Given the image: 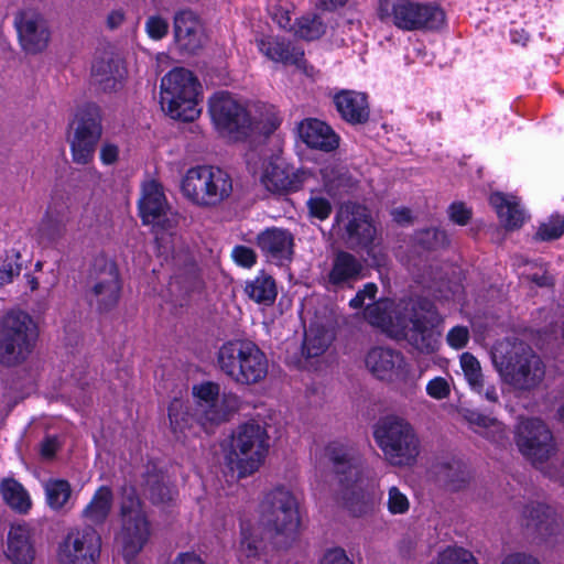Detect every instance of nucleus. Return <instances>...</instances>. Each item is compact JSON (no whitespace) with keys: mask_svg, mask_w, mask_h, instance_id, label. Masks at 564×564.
Returning a JSON list of instances; mask_svg holds the SVG:
<instances>
[{"mask_svg":"<svg viewBox=\"0 0 564 564\" xmlns=\"http://www.w3.org/2000/svg\"><path fill=\"white\" fill-rule=\"evenodd\" d=\"M325 451L337 475L344 505L349 513L356 518L373 514L379 502L376 495L362 486L365 467L359 452L338 441L330 442Z\"/></svg>","mask_w":564,"mask_h":564,"instance_id":"nucleus-1","label":"nucleus"},{"mask_svg":"<svg viewBox=\"0 0 564 564\" xmlns=\"http://www.w3.org/2000/svg\"><path fill=\"white\" fill-rule=\"evenodd\" d=\"M217 365L234 382L252 386L263 381L269 361L264 351L250 339H229L217 350Z\"/></svg>","mask_w":564,"mask_h":564,"instance_id":"nucleus-2","label":"nucleus"},{"mask_svg":"<svg viewBox=\"0 0 564 564\" xmlns=\"http://www.w3.org/2000/svg\"><path fill=\"white\" fill-rule=\"evenodd\" d=\"M260 508L262 520L273 532L275 546L290 547L299 539L301 527L299 500L294 494L282 485L275 486L265 494Z\"/></svg>","mask_w":564,"mask_h":564,"instance_id":"nucleus-3","label":"nucleus"},{"mask_svg":"<svg viewBox=\"0 0 564 564\" xmlns=\"http://www.w3.org/2000/svg\"><path fill=\"white\" fill-rule=\"evenodd\" d=\"M202 85L183 67L170 70L161 79V105L175 120L192 122L200 115Z\"/></svg>","mask_w":564,"mask_h":564,"instance_id":"nucleus-4","label":"nucleus"},{"mask_svg":"<svg viewBox=\"0 0 564 564\" xmlns=\"http://www.w3.org/2000/svg\"><path fill=\"white\" fill-rule=\"evenodd\" d=\"M39 339V328L30 314L10 311L0 319V364L15 367L29 359Z\"/></svg>","mask_w":564,"mask_h":564,"instance_id":"nucleus-5","label":"nucleus"},{"mask_svg":"<svg viewBox=\"0 0 564 564\" xmlns=\"http://www.w3.org/2000/svg\"><path fill=\"white\" fill-rule=\"evenodd\" d=\"M269 452L267 430L256 421L237 426L231 435L230 451L226 456L227 465L237 471L238 478L256 473Z\"/></svg>","mask_w":564,"mask_h":564,"instance_id":"nucleus-6","label":"nucleus"},{"mask_svg":"<svg viewBox=\"0 0 564 564\" xmlns=\"http://www.w3.org/2000/svg\"><path fill=\"white\" fill-rule=\"evenodd\" d=\"M183 195L203 208L219 206L232 194V178L223 169L197 165L187 170L181 185Z\"/></svg>","mask_w":564,"mask_h":564,"instance_id":"nucleus-7","label":"nucleus"},{"mask_svg":"<svg viewBox=\"0 0 564 564\" xmlns=\"http://www.w3.org/2000/svg\"><path fill=\"white\" fill-rule=\"evenodd\" d=\"M373 436L392 466H412L420 454V440L412 425L403 419L387 416L377 424Z\"/></svg>","mask_w":564,"mask_h":564,"instance_id":"nucleus-8","label":"nucleus"},{"mask_svg":"<svg viewBox=\"0 0 564 564\" xmlns=\"http://www.w3.org/2000/svg\"><path fill=\"white\" fill-rule=\"evenodd\" d=\"M87 285L85 297L99 314L111 312L119 304L122 281L113 260L96 258L88 271Z\"/></svg>","mask_w":564,"mask_h":564,"instance_id":"nucleus-9","label":"nucleus"},{"mask_svg":"<svg viewBox=\"0 0 564 564\" xmlns=\"http://www.w3.org/2000/svg\"><path fill=\"white\" fill-rule=\"evenodd\" d=\"M73 137L69 139L72 159L76 164L86 165L94 160L97 144L102 135V112L95 102H86L77 108L70 123Z\"/></svg>","mask_w":564,"mask_h":564,"instance_id":"nucleus-10","label":"nucleus"},{"mask_svg":"<svg viewBox=\"0 0 564 564\" xmlns=\"http://www.w3.org/2000/svg\"><path fill=\"white\" fill-rule=\"evenodd\" d=\"M500 371L514 389L530 391L542 382L545 366L530 346L520 344L503 355Z\"/></svg>","mask_w":564,"mask_h":564,"instance_id":"nucleus-11","label":"nucleus"},{"mask_svg":"<svg viewBox=\"0 0 564 564\" xmlns=\"http://www.w3.org/2000/svg\"><path fill=\"white\" fill-rule=\"evenodd\" d=\"M437 308L430 299L417 297L411 303L408 324L401 326L400 334L408 343L421 352L431 354L437 349V336L434 332V319Z\"/></svg>","mask_w":564,"mask_h":564,"instance_id":"nucleus-12","label":"nucleus"},{"mask_svg":"<svg viewBox=\"0 0 564 564\" xmlns=\"http://www.w3.org/2000/svg\"><path fill=\"white\" fill-rule=\"evenodd\" d=\"M514 443L522 456L535 467L546 463L556 452L552 431L539 417H527L518 423Z\"/></svg>","mask_w":564,"mask_h":564,"instance_id":"nucleus-13","label":"nucleus"},{"mask_svg":"<svg viewBox=\"0 0 564 564\" xmlns=\"http://www.w3.org/2000/svg\"><path fill=\"white\" fill-rule=\"evenodd\" d=\"M209 113L217 130L235 140H245L252 131L250 112L228 91L215 93L209 98Z\"/></svg>","mask_w":564,"mask_h":564,"instance_id":"nucleus-14","label":"nucleus"},{"mask_svg":"<svg viewBox=\"0 0 564 564\" xmlns=\"http://www.w3.org/2000/svg\"><path fill=\"white\" fill-rule=\"evenodd\" d=\"M101 535L91 525L72 528L56 546L57 564H97L101 555Z\"/></svg>","mask_w":564,"mask_h":564,"instance_id":"nucleus-15","label":"nucleus"},{"mask_svg":"<svg viewBox=\"0 0 564 564\" xmlns=\"http://www.w3.org/2000/svg\"><path fill=\"white\" fill-rule=\"evenodd\" d=\"M306 180V173L295 169L281 158H271L263 164L260 183L273 195L299 192Z\"/></svg>","mask_w":564,"mask_h":564,"instance_id":"nucleus-16","label":"nucleus"},{"mask_svg":"<svg viewBox=\"0 0 564 564\" xmlns=\"http://www.w3.org/2000/svg\"><path fill=\"white\" fill-rule=\"evenodd\" d=\"M344 226L346 240L358 248L370 247L375 242L377 229L369 209L358 203L344 205L336 214L335 221Z\"/></svg>","mask_w":564,"mask_h":564,"instance_id":"nucleus-17","label":"nucleus"},{"mask_svg":"<svg viewBox=\"0 0 564 564\" xmlns=\"http://www.w3.org/2000/svg\"><path fill=\"white\" fill-rule=\"evenodd\" d=\"M365 364L370 373L381 381H403L410 375V365L400 350L376 346L368 350Z\"/></svg>","mask_w":564,"mask_h":564,"instance_id":"nucleus-18","label":"nucleus"},{"mask_svg":"<svg viewBox=\"0 0 564 564\" xmlns=\"http://www.w3.org/2000/svg\"><path fill=\"white\" fill-rule=\"evenodd\" d=\"M14 25L25 53L37 54L47 47L51 33L41 13L32 9L22 10L15 15Z\"/></svg>","mask_w":564,"mask_h":564,"instance_id":"nucleus-19","label":"nucleus"},{"mask_svg":"<svg viewBox=\"0 0 564 564\" xmlns=\"http://www.w3.org/2000/svg\"><path fill=\"white\" fill-rule=\"evenodd\" d=\"M445 23V12L435 4L405 0L397 26L402 31H438Z\"/></svg>","mask_w":564,"mask_h":564,"instance_id":"nucleus-20","label":"nucleus"},{"mask_svg":"<svg viewBox=\"0 0 564 564\" xmlns=\"http://www.w3.org/2000/svg\"><path fill=\"white\" fill-rule=\"evenodd\" d=\"M170 209L161 184L152 181L143 187L138 202V214L143 225H152L161 230H167L172 223L167 217Z\"/></svg>","mask_w":564,"mask_h":564,"instance_id":"nucleus-21","label":"nucleus"},{"mask_svg":"<svg viewBox=\"0 0 564 564\" xmlns=\"http://www.w3.org/2000/svg\"><path fill=\"white\" fill-rule=\"evenodd\" d=\"M258 50L270 61L283 65H293L310 75L312 70L305 59L304 50L284 36L267 35L256 41Z\"/></svg>","mask_w":564,"mask_h":564,"instance_id":"nucleus-22","label":"nucleus"},{"mask_svg":"<svg viewBox=\"0 0 564 564\" xmlns=\"http://www.w3.org/2000/svg\"><path fill=\"white\" fill-rule=\"evenodd\" d=\"M152 534L149 518L126 519L121 521L117 541L121 555L127 564H131L142 552Z\"/></svg>","mask_w":564,"mask_h":564,"instance_id":"nucleus-23","label":"nucleus"},{"mask_svg":"<svg viewBox=\"0 0 564 564\" xmlns=\"http://www.w3.org/2000/svg\"><path fill=\"white\" fill-rule=\"evenodd\" d=\"M296 129L299 138L308 149L332 153L339 148V134L321 119L305 118Z\"/></svg>","mask_w":564,"mask_h":564,"instance_id":"nucleus-24","label":"nucleus"},{"mask_svg":"<svg viewBox=\"0 0 564 564\" xmlns=\"http://www.w3.org/2000/svg\"><path fill=\"white\" fill-rule=\"evenodd\" d=\"M522 525L543 541L557 535L561 531V522L555 510L542 502H530L523 507Z\"/></svg>","mask_w":564,"mask_h":564,"instance_id":"nucleus-25","label":"nucleus"},{"mask_svg":"<svg viewBox=\"0 0 564 564\" xmlns=\"http://www.w3.org/2000/svg\"><path fill=\"white\" fill-rule=\"evenodd\" d=\"M339 118L350 126H364L370 119L369 97L366 93L341 89L332 97Z\"/></svg>","mask_w":564,"mask_h":564,"instance_id":"nucleus-26","label":"nucleus"},{"mask_svg":"<svg viewBox=\"0 0 564 564\" xmlns=\"http://www.w3.org/2000/svg\"><path fill=\"white\" fill-rule=\"evenodd\" d=\"M257 246L269 261L282 265L292 260L294 237L288 229L271 227L258 234Z\"/></svg>","mask_w":564,"mask_h":564,"instance_id":"nucleus-27","label":"nucleus"},{"mask_svg":"<svg viewBox=\"0 0 564 564\" xmlns=\"http://www.w3.org/2000/svg\"><path fill=\"white\" fill-rule=\"evenodd\" d=\"M192 393L202 408L198 421L204 429L207 427V424L218 425L228 420V413L219 405V383L204 381L194 384Z\"/></svg>","mask_w":564,"mask_h":564,"instance_id":"nucleus-28","label":"nucleus"},{"mask_svg":"<svg viewBox=\"0 0 564 564\" xmlns=\"http://www.w3.org/2000/svg\"><path fill=\"white\" fill-rule=\"evenodd\" d=\"M141 487L153 506L170 505L177 496L176 487L166 480L165 473L153 462L145 465Z\"/></svg>","mask_w":564,"mask_h":564,"instance_id":"nucleus-29","label":"nucleus"},{"mask_svg":"<svg viewBox=\"0 0 564 564\" xmlns=\"http://www.w3.org/2000/svg\"><path fill=\"white\" fill-rule=\"evenodd\" d=\"M174 37L180 48L196 54L203 46L199 17L189 9H183L174 15Z\"/></svg>","mask_w":564,"mask_h":564,"instance_id":"nucleus-30","label":"nucleus"},{"mask_svg":"<svg viewBox=\"0 0 564 564\" xmlns=\"http://www.w3.org/2000/svg\"><path fill=\"white\" fill-rule=\"evenodd\" d=\"M7 558L12 564H32L35 558L34 533L26 523L11 525L8 532Z\"/></svg>","mask_w":564,"mask_h":564,"instance_id":"nucleus-31","label":"nucleus"},{"mask_svg":"<svg viewBox=\"0 0 564 564\" xmlns=\"http://www.w3.org/2000/svg\"><path fill=\"white\" fill-rule=\"evenodd\" d=\"M362 263L352 253L339 250L334 254L332 268L327 273V281L336 288L351 285L362 276Z\"/></svg>","mask_w":564,"mask_h":564,"instance_id":"nucleus-32","label":"nucleus"},{"mask_svg":"<svg viewBox=\"0 0 564 564\" xmlns=\"http://www.w3.org/2000/svg\"><path fill=\"white\" fill-rule=\"evenodd\" d=\"M126 74L127 70L120 58H96L91 66V76L105 93L120 89Z\"/></svg>","mask_w":564,"mask_h":564,"instance_id":"nucleus-33","label":"nucleus"},{"mask_svg":"<svg viewBox=\"0 0 564 564\" xmlns=\"http://www.w3.org/2000/svg\"><path fill=\"white\" fill-rule=\"evenodd\" d=\"M489 205L495 209L507 230L519 229L523 226V210L514 198L509 199L503 193L495 192L489 196Z\"/></svg>","mask_w":564,"mask_h":564,"instance_id":"nucleus-34","label":"nucleus"},{"mask_svg":"<svg viewBox=\"0 0 564 564\" xmlns=\"http://www.w3.org/2000/svg\"><path fill=\"white\" fill-rule=\"evenodd\" d=\"M113 494L109 486H100L93 495L90 501L82 511V518L88 525H102L110 514Z\"/></svg>","mask_w":564,"mask_h":564,"instance_id":"nucleus-35","label":"nucleus"},{"mask_svg":"<svg viewBox=\"0 0 564 564\" xmlns=\"http://www.w3.org/2000/svg\"><path fill=\"white\" fill-rule=\"evenodd\" d=\"M245 293L254 303L271 306L278 296L276 282L272 275L262 270L254 279L246 282Z\"/></svg>","mask_w":564,"mask_h":564,"instance_id":"nucleus-36","label":"nucleus"},{"mask_svg":"<svg viewBox=\"0 0 564 564\" xmlns=\"http://www.w3.org/2000/svg\"><path fill=\"white\" fill-rule=\"evenodd\" d=\"M332 336L322 324H311L304 332L302 343V355L305 358H315L322 356L329 347Z\"/></svg>","mask_w":564,"mask_h":564,"instance_id":"nucleus-37","label":"nucleus"},{"mask_svg":"<svg viewBox=\"0 0 564 564\" xmlns=\"http://www.w3.org/2000/svg\"><path fill=\"white\" fill-rule=\"evenodd\" d=\"M0 492L4 502L14 511L25 514L32 507L29 492L14 478H4L0 484Z\"/></svg>","mask_w":564,"mask_h":564,"instance_id":"nucleus-38","label":"nucleus"},{"mask_svg":"<svg viewBox=\"0 0 564 564\" xmlns=\"http://www.w3.org/2000/svg\"><path fill=\"white\" fill-rule=\"evenodd\" d=\"M45 501L50 509L59 511L67 505L72 497L70 482L62 478H50L44 484Z\"/></svg>","mask_w":564,"mask_h":564,"instance_id":"nucleus-39","label":"nucleus"},{"mask_svg":"<svg viewBox=\"0 0 564 564\" xmlns=\"http://www.w3.org/2000/svg\"><path fill=\"white\" fill-rule=\"evenodd\" d=\"M167 416L173 434H183L194 421L191 406L182 399L174 398L167 406Z\"/></svg>","mask_w":564,"mask_h":564,"instance_id":"nucleus-40","label":"nucleus"},{"mask_svg":"<svg viewBox=\"0 0 564 564\" xmlns=\"http://www.w3.org/2000/svg\"><path fill=\"white\" fill-rule=\"evenodd\" d=\"M326 24L316 13H307L295 20L294 34L305 41H315L326 33Z\"/></svg>","mask_w":564,"mask_h":564,"instance_id":"nucleus-41","label":"nucleus"},{"mask_svg":"<svg viewBox=\"0 0 564 564\" xmlns=\"http://www.w3.org/2000/svg\"><path fill=\"white\" fill-rule=\"evenodd\" d=\"M460 366L470 389L481 395L485 379L478 359L471 352H464L460 356Z\"/></svg>","mask_w":564,"mask_h":564,"instance_id":"nucleus-42","label":"nucleus"},{"mask_svg":"<svg viewBox=\"0 0 564 564\" xmlns=\"http://www.w3.org/2000/svg\"><path fill=\"white\" fill-rule=\"evenodd\" d=\"M119 513L121 521L126 519L149 518L144 509V502L139 497L134 487L126 489L120 502Z\"/></svg>","mask_w":564,"mask_h":564,"instance_id":"nucleus-43","label":"nucleus"},{"mask_svg":"<svg viewBox=\"0 0 564 564\" xmlns=\"http://www.w3.org/2000/svg\"><path fill=\"white\" fill-rule=\"evenodd\" d=\"M438 474L445 479L446 485L455 491L464 488L468 480L463 464L455 459L440 464Z\"/></svg>","mask_w":564,"mask_h":564,"instance_id":"nucleus-44","label":"nucleus"},{"mask_svg":"<svg viewBox=\"0 0 564 564\" xmlns=\"http://www.w3.org/2000/svg\"><path fill=\"white\" fill-rule=\"evenodd\" d=\"M305 206L310 219L325 221L333 213L332 202L317 189L311 191V195L307 198Z\"/></svg>","mask_w":564,"mask_h":564,"instance_id":"nucleus-45","label":"nucleus"},{"mask_svg":"<svg viewBox=\"0 0 564 564\" xmlns=\"http://www.w3.org/2000/svg\"><path fill=\"white\" fill-rule=\"evenodd\" d=\"M416 243L425 250H437L449 245L447 234L438 228H425L415 234Z\"/></svg>","mask_w":564,"mask_h":564,"instance_id":"nucleus-46","label":"nucleus"},{"mask_svg":"<svg viewBox=\"0 0 564 564\" xmlns=\"http://www.w3.org/2000/svg\"><path fill=\"white\" fill-rule=\"evenodd\" d=\"M564 220L558 214L550 216L546 223H542L535 235L536 241H552L562 237L564 234Z\"/></svg>","mask_w":564,"mask_h":564,"instance_id":"nucleus-47","label":"nucleus"},{"mask_svg":"<svg viewBox=\"0 0 564 564\" xmlns=\"http://www.w3.org/2000/svg\"><path fill=\"white\" fill-rule=\"evenodd\" d=\"M436 564H478L473 553L464 547L447 546L437 554Z\"/></svg>","mask_w":564,"mask_h":564,"instance_id":"nucleus-48","label":"nucleus"},{"mask_svg":"<svg viewBox=\"0 0 564 564\" xmlns=\"http://www.w3.org/2000/svg\"><path fill=\"white\" fill-rule=\"evenodd\" d=\"M365 317L369 324L378 327L388 326L391 323V314L388 303L384 301H376L365 308Z\"/></svg>","mask_w":564,"mask_h":564,"instance_id":"nucleus-49","label":"nucleus"},{"mask_svg":"<svg viewBox=\"0 0 564 564\" xmlns=\"http://www.w3.org/2000/svg\"><path fill=\"white\" fill-rule=\"evenodd\" d=\"M405 0H378L377 15L381 22L397 26Z\"/></svg>","mask_w":564,"mask_h":564,"instance_id":"nucleus-50","label":"nucleus"},{"mask_svg":"<svg viewBox=\"0 0 564 564\" xmlns=\"http://www.w3.org/2000/svg\"><path fill=\"white\" fill-rule=\"evenodd\" d=\"M65 224L57 217L48 213L42 219V231L51 241H57L65 234Z\"/></svg>","mask_w":564,"mask_h":564,"instance_id":"nucleus-51","label":"nucleus"},{"mask_svg":"<svg viewBox=\"0 0 564 564\" xmlns=\"http://www.w3.org/2000/svg\"><path fill=\"white\" fill-rule=\"evenodd\" d=\"M241 539L239 543V552L247 558L257 557L259 554L260 540L253 535L250 529L241 527Z\"/></svg>","mask_w":564,"mask_h":564,"instance_id":"nucleus-52","label":"nucleus"},{"mask_svg":"<svg viewBox=\"0 0 564 564\" xmlns=\"http://www.w3.org/2000/svg\"><path fill=\"white\" fill-rule=\"evenodd\" d=\"M387 505L389 512L392 514H404L410 508L408 497L395 486L389 489Z\"/></svg>","mask_w":564,"mask_h":564,"instance_id":"nucleus-53","label":"nucleus"},{"mask_svg":"<svg viewBox=\"0 0 564 564\" xmlns=\"http://www.w3.org/2000/svg\"><path fill=\"white\" fill-rule=\"evenodd\" d=\"M231 258L235 263L242 268H251L257 262V254L250 247L237 245L231 250Z\"/></svg>","mask_w":564,"mask_h":564,"instance_id":"nucleus-54","label":"nucleus"},{"mask_svg":"<svg viewBox=\"0 0 564 564\" xmlns=\"http://www.w3.org/2000/svg\"><path fill=\"white\" fill-rule=\"evenodd\" d=\"M145 31L150 39L162 40L169 32V22L161 15H151L145 22Z\"/></svg>","mask_w":564,"mask_h":564,"instance_id":"nucleus-55","label":"nucleus"},{"mask_svg":"<svg viewBox=\"0 0 564 564\" xmlns=\"http://www.w3.org/2000/svg\"><path fill=\"white\" fill-rule=\"evenodd\" d=\"M448 215L454 224L465 226L469 223L473 212L463 202H454L448 207Z\"/></svg>","mask_w":564,"mask_h":564,"instance_id":"nucleus-56","label":"nucleus"},{"mask_svg":"<svg viewBox=\"0 0 564 564\" xmlns=\"http://www.w3.org/2000/svg\"><path fill=\"white\" fill-rule=\"evenodd\" d=\"M426 393L436 400L445 399L451 393L449 384L443 377H435L427 382Z\"/></svg>","mask_w":564,"mask_h":564,"instance_id":"nucleus-57","label":"nucleus"},{"mask_svg":"<svg viewBox=\"0 0 564 564\" xmlns=\"http://www.w3.org/2000/svg\"><path fill=\"white\" fill-rule=\"evenodd\" d=\"M447 344L454 349H463L469 340V330L466 326L451 328L446 337Z\"/></svg>","mask_w":564,"mask_h":564,"instance_id":"nucleus-58","label":"nucleus"},{"mask_svg":"<svg viewBox=\"0 0 564 564\" xmlns=\"http://www.w3.org/2000/svg\"><path fill=\"white\" fill-rule=\"evenodd\" d=\"M321 564H354V562L349 560L344 549L336 546L326 550Z\"/></svg>","mask_w":564,"mask_h":564,"instance_id":"nucleus-59","label":"nucleus"},{"mask_svg":"<svg viewBox=\"0 0 564 564\" xmlns=\"http://www.w3.org/2000/svg\"><path fill=\"white\" fill-rule=\"evenodd\" d=\"M282 118L280 115L272 110L269 111L265 117L261 120V132L265 137L273 134L281 126Z\"/></svg>","mask_w":564,"mask_h":564,"instance_id":"nucleus-60","label":"nucleus"},{"mask_svg":"<svg viewBox=\"0 0 564 564\" xmlns=\"http://www.w3.org/2000/svg\"><path fill=\"white\" fill-rule=\"evenodd\" d=\"M20 264L4 261L0 268V282L2 284L11 283L13 278L20 274Z\"/></svg>","mask_w":564,"mask_h":564,"instance_id":"nucleus-61","label":"nucleus"},{"mask_svg":"<svg viewBox=\"0 0 564 564\" xmlns=\"http://www.w3.org/2000/svg\"><path fill=\"white\" fill-rule=\"evenodd\" d=\"M119 149L113 143H105L100 149V161L105 165H111L117 162Z\"/></svg>","mask_w":564,"mask_h":564,"instance_id":"nucleus-62","label":"nucleus"},{"mask_svg":"<svg viewBox=\"0 0 564 564\" xmlns=\"http://www.w3.org/2000/svg\"><path fill=\"white\" fill-rule=\"evenodd\" d=\"M501 564H540L539 561L524 553H512L507 555Z\"/></svg>","mask_w":564,"mask_h":564,"instance_id":"nucleus-63","label":"nucleus"},{"mask_svg":"<svg viewBox=\"0 0 564 564\" xmlns=\"http://www.w3.org/2000/svg\"><path fill=\"white\" fill-rule=\"evenodd\" d=\"M171 564H205V562L194 552H181Z\"/></svg>","mask_w":564,"mask_h":564,"instance_id":"nucleus-64","label":"nucleus"}]
</instances>
